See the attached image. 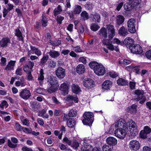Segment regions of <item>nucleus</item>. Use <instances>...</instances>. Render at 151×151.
<instances>
[{
    "instance_id": "1",
    "label": "nucleus",
    "mask_w": 151,
    "mask_h": 151,
    "mask_svg": "<svg viewBox=\"0 0 151 151\" xmlns=\"http://www.w3.org/2000/svg\"><path fill=\"white\" fill-rule=\"evenodd\" d=\"M106 26L108 32V38H107V37L102 38V42L103 44L107 46L108 49L111 51L115 50L116 52H118L119 50V48L116 47H115L114 48V46L112 44V41H111V40L115 35V30L114 26L112 24H109L107 25Z\"/></svg>"
},
{
    "instance_id": "2",
    "label": "nucleus",
    "mask_w": 151,
    "mask_h": 151,
    "mask_svg": "<svg viewBox=\"0 0 151 151\" xmlns=\"http://www.w3.org/2000/svg\"><path fill=\"white\" fill-rule=\"evenodd\" d=\"M89 66L98 76H102L105 74L106 70L103 65L98 64L96 62L92 61L89 64Z\"/></svg>"
},
{
    "instance_id": "3",
    "label": "nucleus",
    "mask_w": 151,
    "mask_h": 151,
    "mask_svg": "<svg viewBox=\"0 0 151 151\" xmlns=\"http://www.w3.org/2000/svg\"><path fill=\"white\" fill-rule=\"evenodd\" d=\"M128 2L126 3L124 6V9L127 11H130L132 9L138 10L140 7L141 0H128Z\"/></svg>"
},
{
    "instance_id": "4",
    "label": "nucleus",
    "mask_w": 151,
    "mask_h": 151,
    "mask_svg": "<svg viewBox=\"0 0 151 151\" xmlns=\"http://www.w3.org/2000/svg\"><path fill=\"white\" fill-rule=\"evenodd\" d=\"M93 114L88 112L85 113L83 115L84 118L82 120L83 124L86 125L90 126L92 125L93 120Z\"/></svg>"
},
{
    "instance_id": "5",
    "label": "nucleus",
    "mask_w": 151,
    "mask_h": 151,
    "mask_svg": "<svg viewBox=\"0 0 151 151\" xmlns=\"http://www.w3.org/2000/svg\"><path fill=\"white\" fill-rule=\"evenodd\" d=\"M135 93L137 95V97L135 99V100L136 101H139L140 104H143L146 100V98L144 95L143 91L142 90H137L135 91Z\"/></svg>"
},
{
    "instance_id": "6",
    "label": "nucleus",
    "mask_w": 151,
    "mask_h": 151,
    "mask_svg": "<svg viewBox=\"0 0 151 151\" xmlns=\"http://www.w3.org/2000/svg\"><path fill=\"white\" fill-rule=\"evenodd\" d=\"M135 23V20L133 18L129 19L127 22L128 29L131 33H134L136 32Z\"/></svg>"
},
{
    "instance_id": "7",
    "label": "nucleus",
    "mask_w": 151,
    "mask_h": 151,
    "mask_svg": "<svg viewBox=\"0 0 151 151\" xmlns=\"http://www.w3.org/2000/svg\"><path fill=\"white\" fill-rule=\"evenodd\" d=\"M114 134L118 138L123 139L125 137L126 134V129L121 128H117L115 131Z\"/></svg>"
},
{
    "instance_id": "8",
    "label": "nucleus",
    "mask_w": 151,
    "mask_h": 151,
    "mask_svg": "<svg viewBox=\"0 0 151 151\" xmlns=\"http://www.w3.org/2000/svg\"><path fill=\"white\" fill-rule=\"evenodd\" d=\"M151 132V128L148 126H145L144 127L143 129L141 130L140 132L139 136L140 138L146 139L147 138V134Z\"/></svg>"
},
{
    "instance_id": "9",
    "label": "nucleus",
    "mask_w": 151,
    "mask_h": 151,
    "mask_svg": "<svg viewBox=\"0 0 151 151\" xmlns=\"http://www.w3.org/2000/svg\"><path fill=\"white\" fill-rule=\"evenodd\" d=\"M131 52L136 54H141L142 52V47L138 44H134L130 47Z\"/></svg>"
},
{
    "instance_id": "10",
    "label": "nucleus",
    "mask_w": 151,
    "mask_h": 151,
    "mask_svg": "<svg viewBox=\"0 0 151 151\" xmlns=\"http://www.w3.org/2000/svg\"><path fill=\"white\" fill-rule=\"evenodd\" d=\"M129 147L130 149L132 150L137 151L139 148V142L137 140H132L129 142Z\"/></svg>"
},
{
    "instance_id": "11",
    "label": "nucleus",
    "mask_w": 151,
    "mask_h": 151,
    "mask_svg": "<svg viewBox=\"0 0 151 151\" xmlns=\"http://www.w3.org/2000/svg\"><path fill=\"white\" fill-rule=\"evenodd\" d=\"M19 96L23 99L27 100L31 96V94L29 90L25 88L20 93Z\"/></svg>"
},
{
    "instance_id": "12",
    "label": "nucleus",
    "mask_w": 151,
    "mask_h": 151,
    "mask_svg": "<svg viewBox=\"0 0 151 151\" xmlns=\"http://www.w3.org/2000/svg\"><path fill=\"white\" fill-rule=\"evenodd\" d=\"M83 83L85 87L88 89L91 88L94 86V83L91 79L84 80Z\"/></svg>"
},
{
    "instance_id": "13",
    "label": "nucleus",
    "mask_w": 151,
    "mask_h": 151,
    "mask_svg": "<svg viewBox=\"0 0 151 151\" xmlns=\"http://www.w3.org/2000/svg\"><path fill=\"white\" fill-rule=\"evenodd\" d=\"M65 69L61 67H59L55 71L56 75L59 78H63L65 76Z\"/></svg>"
},
{
    "instance_id": "14",
    "label": "nucleus",
    "mask_w": 151,
    "mask_h": 151,
    "mask_svg": "<svg viewBox=\"0 0 151 151\" xmlns=\"http://www.w3.org/2000/svg\"><path fill=\"white\" fill-rule=\"evenodd\" d=\"M90 16L93 22L99 23L100 22L101 16L98 13H93L91 14Z\"/></svg>"
},
{
    "instance_id": "15",
    "label": "nucleus",
    "mask_w": 151,
    "mask_h": 151,
    "mask_svg": "<svg viewBox=\"0 0 151 151\" xmlns=\"http://www.w3.org/2000/svg\"><path fill=\"white\" fill-rule=\"evenodd\" d=\"M65 101L70 103H72L74 101L75 103H77L78 102V98L77 97L76 95L72 96L70 95H68L65 99Z\"/></svg>"
},
{
    "instance_id": "16",
    "label": "nucleus",
    "mask_w": 151,
    "mask_h": 151,
    "mask_svg": "<svg viewBox=\"0 0 151 151\" xmlns=\"http://www.w3.org/2000/svg\"><path fill=\"white\" fill-rule=\"evenodd\" d=\"M10 43V40L9 38H3L0 40V46L1 47H6L8 46V44Z\"/></svg>"
},
{
    "instance_id": "17",
    "label": "nucleus",
    "mask_w": 151,
    "mask_h": 151,
    "mask_svg": "<svg viewBox=\"0 0 151 151\" xmlns=\"http://www.w3.org/2000/svg\"><path fill=\"white\" fill-rule=\"evenodd\" d=\"M134 40L130 37H127L124 40L123 43L127 45V47H130L133 46L134 44Z\"/></svg>"
},
{
    "instance_id": "18",
    "label": "nucleus",
    "mask_w": 151,
    "mask_h": 151,
    "mask_svg": "<svg viewBox=\"0 0 151 151\" xmlns=\"http://www.w3.org/2000/svg\"><path fill=\"white\" fill-rule=\"evenodd\" d=\"M59 89L62 91V94L64 95L67 94L68 93V87L67 84L65 83L62 84Z\"/></svg>"
},
{
    "instance_id": "19",
    "label": "nucleus",
    "mask_w": 151,
    "mask_h": 151,
    "mask_svg": "<svg viewBox=\"0 0 151 151\" xmlns=\"http://www.w3.org/2000/svg\"><path fill=\"white\" fill-rule=\"evenodd\" d=\"M136 124L134 122L131 120H129L128 122L126 123V129L129 128L130 129H135L136 130Z\"/></svg>"
},
{
    "instance_id": "20",
    "label": "nucleus",
    "mask_w": 151,
    "mask_h": 151,
    "mask_svg": "<svg viewBox=\"0 0 151 151\" xmlns=\"http://www.w3.org/2000/svg\"><path fill=\"white\" fill-rule=\"evenodd\" d=\"M128 30L127 28L122 26L119 30L118 33L121 36L125 37L129 34Z\"/></svg>"
},
{
    "instance_id": "21",
    "label": "nucleus",
    "mask_w": 151,
    "mask_h": 151,
    "mask_svg": "<svg viewBox=\"0 0 151 151\" xmlns=\"http://www.w3.org/2000/svg\"><path fill=\"white\" fill-rule=\"evenodd\" d=\"M106 142L110 146H114L117 143V140L114 137H110L106 139Z\"/></svg>"
},
{
    "instance_id": "22",
    "label": "nucleus",
    "mask_w": 151,
    "mask_h": 151,
    "mask_svg": "<svg viewBox=\"0 0 151 151\" xmlns=\"http://www.w3.org/2000/svg\"><path fill=\"white\" fill-rule=\"evenodd\" d=\"M115 127L119 128L122 127V128L126 129V123L124 120L120 119L116 123Z\"/></svg>"
},
{
    "instance_id": "23",
    "label": "nucleus",
    "mask_w": 151,
    "mask_h": 151,
    "mask_svg": "<svg viewBox=\"0 0 151 151\" xmlns=\"http://www.w3.org/2000/svg\"><path fill=\"white\" fill-rule=\"evenodd\" d=\"M112 83L110 80H106L102 84V88L103 89L108 90L109 89L111 86Z\"/></svg>"
},
{
    "instance_id": "24",
    "label": "nucleus",
    "mask_w": 151,
    "mask_h": 151,
    "mask_svg": "<svg viewBox=\"0 0 151 151\" xmlns=\"http://www.w3.org/2000/svg\"><path fill=\"white\" fill-rule=\"evenodd\" d=\"M48 81L50 83V85L59 86L58 81L55 77L50 76L48 79Z\"/></svg>"
},
{
    "instance_id": "25",
    "label": "nucleus",
    "mask_w": 151,
    "mask_h": 151,
    "mask_svg": "<svg viewBox=\"0 0 151 151\" xmlns=\"http://www.w3.org/2000/svg\"><path fill=\"white\" fill-rule=\"evenodd\" d=\"M14 34L15 36L18 38L19 40L24 41V38L22 36V32L18 28L15 29Z\"/></svg>"
},
{
    "instance_id": "26",
    "label": "nucleus",
    "mask_w": 151,
    "mask_h": 151,
    "mask_svg": "<svg viewBox=\"0 0 151 151\" xmlns=\"http://www.w3.org/2000/svg\"><path fill=\"white\" fill-rule=\"evenodd\" d=\"M67 122L68 126L71 128L74 127L76 124V122L74 118H70L68 119Z\"/></svg>"
},
{
    "instance_id": "27",
    "label": "nucleus",
    "mask_w": 151,
    "mask_h": 151,
    "mask_svg": "<svg viewBox=\"0 0 151 151\" xmlns=\"http://www.w3.org/2000/svg\"><path fill=\"white\" fill-rule=\"evenodd\" d=\"M99 33L102 39L105 38L106 37H107V30L104 27H102L101 29L99 32Z\"/></svg>"
},
{
    "instance_id": "28",
    "label": "nucleus",
    "mask_w": 151,
    "mask_h": 151,
    "mask_svg": "<svg viewBox=\"0 0 151 151\" xmlns=\"http://www.w3.org/2000/svg\"><path fill=\"white\" fill-rule=\"evenodd\" d=\"M15 61H10L6 66L5 68V70L8 71L14 69V67L15 65Z\"/></svg>"
},
{
    "instance_id": "29",
    "label": "nucleus",
    "mask_w": 151,
    "mask_h": 151,
    "mask_svg": "<svg viewBox=\"0 0 151 151\" xmlns=\"http://www.w3.org/2000/svg\"><path fill=\"white\" fill-rule=\"evenodd\" d=\"M76 71L79 74H82L85 72V67L82 64H79L77 66Z\"/></svg>"
},
{
    "instance_id": "30",
    "label": "nucleus",
    "mask_w": 151,
    "mask_h": 151,
    "mask_svg": "<svg viewBox=\"0 0 151 151\" xmlns=\"http://www.w3.org/2000/svg\"><path fill=\"white\" fill-rule=\"evenodd\" d=\"M137 106L135 104H133L131 106L128 107L127 111L132 113H135L137 112Z\"/></svg>"
},
{
    "instance_id": "31",
    "label": "nucleus",
    "mask_w": 151,
    "mask_h": 151,
    "mask_svg": "<svg viewBox=\"0 0 151 151\" xmlns=\"http://www.w3.org/2000/svg\"><path fill=\"white\" fill-rule=\"evenodd\" d=\"M72 89L73 92L76 94H78L81 91L80 87L77 84H73L72 86Z\"/></svg>"
},
{
    "instance_id": "32",
    "label": "nucleus",
    "mask_w": 151,
    "mask_h": 151,
    "mask_svg": "<svg viewBox=\"0 0 151 151\" xmlns=\"http://www.w3.org/2000/svg\"><path fill=\"white\" fill-rule=\"evenodd\" d=\"M124 20V18L121 15H118L116 18V24L119 26L122 24Z\"/></svg>"
},
{
    "instance_id": "33",
    "label": "nucleus",
    "mask_w": 151,
    "mask_h": 151,
    "mask_svg": "<svg viewBox=\"0 0 151 151\" xmlns=\"http://www.w3.org/2000/svg\"><path fill=\"white\" fill-rule=\"evenodd\" d=\"M117 84L119 86H125L128 85V82L127 81L122 78H119L117 81Z\"/></svg>"
},
{
    "instance_id": "34",
    "label": "nucleus",
    "mask_w": 151,
    "mask_h": 151,
    "mask_svg": "<svg viewBox=\"0 0 151 151\" xmlns=\"http://www.w3.org/2000/svg\"><path fill=\"white\" fill-rule=\"evenodd\" d=\"M49 55L52 58H56L60 55L59 52L54 50H51L48 53Z\"/></svg>"
},
{
    "instance_id": "35",
    "label": "nucleus",
    "mask_w": 151,
    "mask_h": 151,
    "mask_svg": "<svg viewBox=\"0 0 151 151\" xmlns=\"http://www.w3.org/2000/svg\"><path fill=\"white\" fill-rule=\"evenodd\" d=\"M44 74V71L43 69H41L40 71V75L38 78V80L40 81L39 83L40 85H42V81L44 79V76H43Z\"/></svg>"
},
{
    "instance_id": "36",
    "label": "nucleus",
    "mask_w": 151,
    "mask_h": 151,
    "mask_svg": "<svg viewBox=\"0 0 151 151\" xmlns=\"http://www.w3.org/2000/svg\"><path fill=\"white\" fill-rule=\"evenodd\" d=\"M62 11L61 6L60 5H58V6L55 8L53 11V13L55 16H56L60 14Z\"/></svg>"
},
{
    "instance_id": "37",
    "label": "nucleus",
    "mask_w": 151,
    "mask_h": 151,
    "mask_svg": "<svg viewBox=\"0 0 151 151\" xmlns=\"http://www.w3.org/2000/svg\"><path fill=\"white\" fill-rule=\"evenodd\" d=\"M73 11L74 14H79L81 11V7L80 6L76 5Z\"/></svg>"
},
{
    "instance_id": "38",
    "label": "nucleus",
    "mask_w": 151,
    "mask_h": 151,
    "mask_svg": "<svg viewBox=\"0 0 151 151\" xmlns=\"http://www.w3.org/2000/svg\"><path fill=\"white\" fill-rule=\"evenodd\" d=\"M50 86L47 89V91L50 93L55 92L58 88L59 87L52 85Z\"/></svg>"
},
{
    "instance_id": "39",
    "label": "nucleus",
    "mask_w": 151,
    "mask_h": 151,
    "mask_svg": "<svg viewBox=\"0 0 151 151\" xmlns=\"http://www.w3.org/2000/svg\"><path fill=\"white\" fill-rule=\"evenodd\" d=\"M137 134L138 132L137 129H136V130L132 129L130 130L129 132L128 133V135L131 138H133L135 136L137 135Z\"/></svg>"
},
{
    "instance_id": "40",
    "label": "nucleus",
    "mask_w": 151,
    "mask_h": 151,
    "mask_svg": "<svg viewBox=\"0 0 151 151\" xmlns=\"http://www.w3.org/2000/svg\"><path fill=\"white\" fill-rule=\"evenodd\" d=\"M30 48L31 50L34 52L35 54L37 56H39L41 55L42 53L41 51L37 48L35 47L31 46H30Z\"/></svg>"
},
{
    "instance_id": "41",
    "label": "nucleus",
    "mask_w": 151,
    "mask_h": 151,
    "mask_svg": "<svg viewBox=\"0 0 151 151\" xmlns=\"http://www.w3.org/2000/svg\"><path fill=\"white\" fill-rule=\"evenodd\" d=\"M77 115V111L76 109H72L69 111L68 116L69 117H74Z\"/></svg>"
},
{
    "instance_id": "42",
    "label": "nucleus",
    "mask_w": 151,
    "mask_h": 151,
    "mask_svg": "<svg viewBox=\"0 0 151 151\" xmlns=\"http://www.w3.org/2000/svg\"><path fill=\"white\" fill-rule=\"evenodd\" d=\"M47 22L48 21L46 17H45L43 14H42L41 22L42 23V27L43 28L47 26Z\"/></svg>"
},
{
    "instance_id": "43",
    "label": "nucleus",
    "mask_w": 151,
    "mask_h": 151,
    "mask_svg": "<svg viewBox=\"0 0 151 151\" xmlns=\"http://www.w3.org/2000/svg\"><path fill=\"white\" fill-rule=\"evenodd\" d=\"M56 65V62L54 61L51 60L48 62V67L50 69L54 68Z\"/></svg>"
},
{
    "instance_id": "44",
    "label": "nucleus",
    "mask_w": 151,
    "mask_h": 151,
    "mask_svg": "<svg viewBox=\"0 0 151 151\" xmlns=\"http://www.w3.org/2000/svg\"><path fill=\"white\" fill-rule=\"evenodd\" d=\"M79 143L76 140H73L72 142L71 146L74 149H77L79 146Z\"/></svg>"
},
{
    "instance_id": "45",
    "label": "nucleus",
    "mask_w": 151,
    "mask_h": 151,
    "mask_svg": "<svg viewBox=\"0 0 151 151\" xmlns=\"http://www.w3.org/2000/svg\"><path fill=\"white\" fill-rule=\"evenodd\" d=\"M99 26L95 23H93L91 26V29L93 31L95 32L99 28Z\"/></svg>"
},
{
    "instance_id": "46",
    "label": "nucleus",
    "mask_w": 151,
    "mask_h": 151,
    "mask_svg": "<svg viewBox=\"0 0 151 151\" xmlns=\"http://www.w3.org/2000/svg\"><path fill=\"white\" fill-rule=\"evenodd\" d=\"M81 15L84 20H87L89 18L88 14L86 11H83L81 12Z\"/></svg>"
},
{
    "instance_id": "47",
    "label": "nucleus",
    "mask_w": 151,
    "mask_h": 151,
    "mask_svg": "<svg viewBox=\"0 0 151 151\" xmlns=\"http://www.w3.org/2000/svg\"><path fill=\"white\" fill-rule=\"evenodd\" d=\"M72 141L66 137H65L63 139V142L69 145H71Z\"/></svg>"
},
{
    "instance_id": "48",
    "label": "nucleus",
    "mask_w": 151,
    "mask_h": 151,
    "mask_svg": "<svg viewBox=\"0 0 151 151\" xmlns=\"http://www.w3.org/2000/svg\"><path fill=\"white\" fill-rule=\"evenodd\" d=\"M39 107L38 104L35 102L32 103L30 105V107L32 110H37Z\"/></svg>"
},
{
    "instance_id": "49",
    "label": "nucleus",
    "mask_w": 151,
    "mask_h": 151,
    "mask_svg": "<svg viewBox=\"0 0 151 151\" xmlns=\"http://www.w3.org/2000/svg\"><path fill=\"white\" fill-rule=\"evenodd\" d=\"M60 130L61 131V132L58 136V138L60 139H61L62 138V136L63 135V132H65L66 131L65 128L64 126H62L60 129Z\"/></svg>"
},
{
    "instance_id": "50",
    "label": "nucleus",
    "mask_w": 151,
    "mask_h": 151,
    "mask_svg": "<svg viewBox=\"0 0 151 151\" xmlns=\"http://www.w3.org/2000/svg\"><path fill=\"white\" fill-rule=\"evenodd\" d=\"M48 58V55L43 56L42 58L41 59L40 63L43 65L45 64L47 62Z\"/></svg>"
},
{
    "instance_id": "51",
    "label": "nucleus",
    "mask_w": 151,
    "mask_h": 151,
    "mask_svg": "<svg viewBox=\"0 0 151 151\" xmlns=\"http://www.w3.org/2000/svg\"><path fill=\"white\" fill-rule=\"evenodd\" d=\"M126 68L128 70L130 69H134V71H135L137 73H138L139 71V67H133L131 66H129L127 67Z\"/></svg>"
},
{
    "instance_id": "52",
    "label": "nucleus",
    "mask_w": 151,
    "mask_h": 151,
    "mask_svg": "<svg viewBox=\"0 0 151 151\" xmlns=\"http://www.w3.org/2000/svg\"><path fill=\"white\" fill-rule=\"evenodd\" d=\"M63 114V111L60 110L55 109L54 111V115L56 116H60Z\"/></svg>"
},
{
    "instance_id": "53",
    "label": "nucleus",
    "mask_w": 151,
    "mask_h": 151,
    "mask_svg": "<svg viewBox=\"0 0 151 151\" xmlns=\"http://www.w3.org/2000/svg\"><path fill=\"white\" fill-rule=\"evenodd\" d=\"M112 147L111 146L108 145H104L103 146L102 149L103 151H111Z\"/></svg>"
},
{
    "instance_id": "54",
    "label": "nucleus",
    "mask_w": 151,
    "mask_h": 151,
    "mask_svg": "<svg viewBox=\"0 0 151 151\" xmlns=\"http://www.w3.org/2000/svg\"><path fill=\"white\" fill-rule=\"evenodd\" d=\"M64 18L60 16H58L57 17L56 20L58 23L60 24H61L62 21L64 19Z\"/></svg>"
},
{
    "instance_id": "55",
    "label": "nucleus",
    "mask_w": 151,
    "mask_h": 151,
    "mask_svg": "<svg viewBox=\"0 0 151 151\" xmlns=\"http://www.w3.org/2000/svg\"><path fill=\"white\" fill-rule=\"evenodd\" d=\"M8 145L10 148H15L17 147V145L13 144L10 140H8L7 143Z\"/></svg>"
},
{
    "instance_id": "56",
    "label": "nucleus",
    "mask_w": 151,
    "mask_h": 151,
    "mask_svg": "<svg viewBox=\"0 0 151 151\" xmlns=\"http://www.w3.org/2000/svg\"><path fill=\"white\" fill-rule=\"evenodd\" d=\"M15 128L17 131H21L22 129V127L20 124L18 123H16L15 124Z\"/></svg>"
},
{
    "instance_id": "57",
    "label": "nucleus",
    "mask_w": 151,
    "mask_h": 151,
    "mask_svg": "<svg viewBox=\"0 0 151 151\" xmlns=\"http://www.w3.org/2000/svg\"><path fill=\"white\" fill-rule=\"evenodd\" d=\"M16 74L17 75L20 76L22 74V69L21 68H18L16 71Z\"/></svg>"
},
{
    "instance_id": "58",
    "label": "nucleus",
    "mask_w": 151,
    "mask_h": 151,
    "mask_svg": "<svg viewBox=\"0 0 151 151\" xmlns=\"http://www.w3.org/2000/svg\"><path fill=\"white\" fill-rule=\"evenodd\" d=\"M1 64L2 66H5L6 64V59L4 57H2L1 59Z\"/></svg>"
},
{
    "instance_id": "59",
    "label": "nucleus",
    "mask_w": 151,
    "mask_h": 151,
    "mask_svg": "<svg viewBox=\"0 0 151 151\" xmlns=\"http://www.w3.org/2000/svg\"><path fill=\"white\" fill-rule=\"evenodd\" d=\"M109 74L111 77L113 78H115L118 76V74L114 71L110 72Z\"/></svg>"
},
{
    "instance_id": "60",
    "label": "nucleus",
    "mask_w": 151,
    "mask_h": 151,
    "mask_svg": "<svg viewBox=\"0 0 151 151\" xmlns=\"http://www.w3.org/2000/svg\"><path fill=\"white\" fill-rule=\"evenodd\" d=\"M92 146L90 145H88L85 147L82 151H90V149H91Z\"/></svg>"
},
{
    "instance_id": "61",
    "label": "nucleus",
    "mask_w": 151,
    "mask_h": 151,
    "mask_svg": "<svg viewBox=\"0 0 151 151\" xmlns=\"http://www.w3.org/2000/svg\"><path fill=\"white\" fill-rule=\"evenodd\" d=\"M21 121L24 125L27 126H29V121L27 119H25L23 120H21Z\"/></svg>"
},
{
    "instance_id": "62",
    "label": "nucleus",
    "mask_w": 151,
    "mask_h": 151,
    "mask_svg": "<svg viewBox=\"0 0 151 151\" xmlns=\"http://www.w3.org/2000/svg\"><path fill=\"white\" fill-rule=\"evenodd\" d=\"M136 83L134 82L130 81L129 83V86L130 88L132 89L135 88Z\"/></svg>"
},
{
    "instance_id": "63",
    "label": "nucleus",
    "mask_w": 151,
    "mask_h": 151,
    "mask_svg": "<svg viewBox=\"0 0 151 151\" xmlns=\"http://www.w3.org/2000/svg\"><path fill=\"white\" fill-rule=\"evenodd\" d=\"M30 68L28 65H25L23 67V69L24 71L26 73H28L31 72L29 70Z\"/></svg>"
},
{
    "instance_id": "64",
    "label": "nucleus",
    "mask_w": 151,
    "mask_h": 151,
    "mask_svg": "<svg viewBox=\"0 0 151 151\" xmlns=\"http://www.w3.org/2000/svg\"><path fill=\"white\" fill-rule=\"evenodd\" d=\"M145 55L148 59L151 60V50L146 52L145 53Z\"/></svg>"
}]
</instances>
